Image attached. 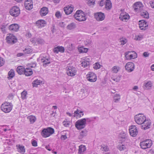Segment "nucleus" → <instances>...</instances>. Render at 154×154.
Wrapping results in <instances>:
<instances>
[{"label": "nucleus", "mask_w": 154, "mask_h": 154, "mask_svg": "<svg viewBox=\"0 0 154 154\" xmlns=\"http://www.w3.org/2000/svg\"><path fill=\"white\" fill-rule=\"evenodd\" d=\"M95 17L98 21L103 20L105 18L104 14L102 12H97L95 14Z\"/></svg>", "instance_id": "aec40b11"}, {"label": "nucleus", "mask_w": 154, "mask_h": 154, "mask_svg": "<svg viewBox=\"0 0 154 154\" xmlns=\"http://www.w3.org/2000/svg\"><path fill=\"white\" fill-rule=\"evenodd\" d=\"M129 18V16L128 14L125 13H122L120 16L119 18L121 20L124 21H126Z\"/></svg>", "instance_id": "b1692460"}, {"label": "nucleus", "mask_w": 154, "mask_h": 154, "mask_svg": "<svg viewBox=\"0 0 154 154\" xmlns=\"http://www.w3.org/2000/svg\"><path fill=\"white\" fill-rule=\"evenodd\" d=\"M45 148L47 149L49 151H51L52 149V148L51 147L50 145V144L46 146Z\"/></svg>", "instance_id": "69168bd1"}, {"label": "nucleus", "mask_w": 154, "mask_h": 154, "mask_svg": "<svg viewBox=\"0 0 154 154\" xmlns=\"http://www.w3.org/2000/svg\"><path fill=\"white\" fill-rule=\"evenodd\" d=\"M25 69L23 66H19L17 68V71L18 73L20 75L24 74Z\"/></svg>", "instance_id": "c85d7f7f"}, {"label": "nucleus", "mask_w": 154, "mask_h": 154, "mask_svg": "<svg viewBox=\"0 0 154 154\" xmlns=\"http://www.w3.org/2000/svg\"><path fill=\"white\" fill-rule=\"evenodd\" d=\"M32 145L34 146H37V141L35 140H33L32 141Z\"/></svg>", "instance_id": "680f3d73"}, {"label": "nucleus", "mask_w": 154, "mask_h": 154, "mask_svg": "<svg viewBox=\"0 0 154 154\" xmlns=\"http://www.w3.org/2000/svg\"><path fill=\"white\" fill-rule=\"evenodd\" d=\"M127 40L125 38H122L120 39V42L122 45H124L127 42Z\"/></svg>", "instance_id": "603ef678"}, {"label": "nucleus", "mask_w": 154, "mask_h": 154, "mask_svg": "<svg viewBox=\"0 0 154 154\" xmlns=\"http://www.w3.org/2000/svg\"><path fill=\"white\" fill-rule=\"evenodd\" d=\"M151 125V120L149 119L146 118V120L141 125V128L144 130H146L150 127Z\"/></svg>", "instance_id": "2eb2a0df"}, {"label": "nucleus", "mask_w": 154, "mask_h": 154, "mask_svg": "<svg viewBox=\"0 0 154 154\" xmlns=\"http://www.w3.org/2000/svg\"><path fill=\"white\" fill-rule=\"evenodd\" d=\"M76 25L75 24L72 23H70L67 26V29L71 30L74 29Z\"/></svg>", "instance_id": "79ce46f5"}, {"label": "nucleus", "mask_w": 154, "mask_h": 154, "mask_svg": "<svg viewBox=\"0 0 154 154\" xmlns=\"http://www.w3.org/2000/svg\"><path fill=\"white\" fill-rule=\"evenodd\" d=\"M101 65L98 63H96L93 65L94 68L96 69H100Z\"/></svg>", "instance_id": "09e8293b"}, {"label": "nucleus", "mask_w": 154, "mask_h": 154, "mask_svg": "<svg viewBox=\"0 0 154 154\" xmlns=\"http://www.w3.org/2000/svg\"><path fill=\"white\" fill-rule=\"evenodd\" d=\"M139 28L140 30H145L148 28V24L146 21L142 20L139 21Z\"/></svg>", "instance_id": "dca6fc26"}, {"label": "nucleus", "mask_w": 154, "mask_h": 154, "mask_svg": "<svg viewBox=\"0 0 154 154\" xmlns=\"http://www.w3.org/2000/svg\"><path fill=\"white\" fill-rule=\"evenodd\" d=\"M42 82L38 79H36L34 81L32 82V86L33 87H37L38 85H40L42 83Z\"/></svg>", "instance_id": "c9c22d12"}, {"label": "nucleus", "mask_w": 154, "mask_h": 154, "mask_svg": "<svg viewBox=\"0 0 154 154\" xmlns=\"http://www.w3.org/2000/svg\"><path fill=\"white\" fill-rule=\"evenodd\" d=\"M125 57L126 60L135 59L137 57V54L134 51H130L126 52L125 53Z\"/></svg>", "instance_id": "9b49d317"}, {"label": "nucleus", "mask_w": 154, "mask_h": 154, "mask_svg": "<svg viewBox=\"0 0 154 154\" xmlns=\"http://www.w3.org/2000/svg\"><path fill=\"white\" fill-rule=\"evenodd\" d=\"M54 132V128L51 127H48L43 129L41 132V135L44 138L50 137Z\"/></svg>", "instance_id": "f03ea898"}, {"label": "nucleus", "mask_w": 154, "mask_h": 154, "mask_svg": "<svg viewBox=\"0 0 154 154\" xmlns=\"http://www.w3.org/2000/svg\"><path fill=\"white\" fill-rule=\"evenodd\" d=\"M63 125L66 127H68L69 126V123L68 122L64 121L63 122Z\"/></svg>", "instance_id": "0e129e2a"}, {"label": "nucleus", "mask_w": 154, "mask_h": 154, "mask_svg": "<svg viewBox=\"0 0 154 154\" xmlns=\"http://www.w3.org/2000/svg\"><path fill=\"white\" fill-rule=\"evenodd\" d=\"M41 62L43 63V65H47L51 62V59L47 54H42L40 57Z\"/></svg>", "instance_id": "1a4fd4ad"}, {"label": "nucleus", "mask_w": 154, "mask_h": 154, "mask_svg": "<svg viewBox=\"0 0 154 154\" xmlns=\"http://www.w3.org/2000/svg\"><path fill=\"white\" fill-rule=\"evenodd\" d=\"M149 4L152 8L154 9V1H150Z\"/></svg>", "instance_id": "e2e57ef3"}, {"label": "nucleus", "mask_w": 154, "mask_h": 154, "mask_svg": "<svg viewBox=\"0 0 154 154\" xmlns=\"http://www.w3.org/2000/svg\"><path fill=\"white\" fill-rule=\"evenodd\" d=\"M134 39L137 41L141 40L143 38V35L140 33H135L133 35Z\"/></svg>", "instance_id": "bb28decb"}, {"label": "nucleus", "mask_w": 154, "mask_h": 154, "mask_svg": "<svg viewBox=\"0 0 154 154\" xmlns=\"http://www.w3.org/2000/svg\"><path fill=\"white\" fill-rule=\"evenodd\" d=\"M78 49L80 53H86L88 51V49L87 48H85L83 46L79 47Z\"/></svg>", "instance_id": "ea45409f"}, {"label": "nucleus", "mask_w": 154, "mask_h": 154, "mask_svg": "<svg viewBox=\"0 0 154 154\" xmlns=\"http://www.w3.org/2000/svg\"><path fill=\"white\" fill-rule=\"evenodd\" d=\"M36 26L39 28H42L46 25V22L44 20H39L35 22Z\"/></svg>", "instance_id": "412c9836"}, {"label": "nucleus", "mask_w": 154, "mask_h": 154, "mask_svg": "<svg viewBox=\"0 0 154 154\" xmlns=\"http://www.w3.org/2000/svg\"><path fill=\"white\" fill-rule=\"evenodd\" d=\"M74 17L75 20L79 21H83L86 19L85 14L81 10L77 11Z\"/></svg>", "instance_id": "7ed1b4c3"}, {"label": "nucleus", "mask_w": 154, "mask_h": 154, "mask_svg": "<svg viewBox=\"0 0 154 154\" xmlns=\"http://www.w3.org/2000/svg\"><path fill=\"white\" fill-rule=\"evenodd\" d=\"M143 5L142 2H138L135 3L133 5L134 11L137 12H140L143 10Z\"/></svg>", "instance_id": "f8f14e48"}, {"label": "nucleus", "mask_w": 154, "mask_h": 154, "mask_svg": "<svg viewBox=\"0 0 154 154\" xmlns=\"http://www.w3.org/2000/svg\"><path fill=\"white\" fill-rule=\"evenodd\" d=\"M24 5L27 10H31L33 8V2L32 0H25Z\"/></svg>", "instance_id": "4be33fe9"}, {"label": "nucleus", "mask_w": 154, "mask_h": 154, "mask_svg": "<svg viewBox=\"0 0 154 154\" xmlns=\"http://www.w3.org/2000/svg\"><path fill=\"white\" fill-rule=\"evenodd\" d=\"M81 91L83 92V93L84 94V95H82L84 97L88 96L89 92V91H88L86 88L82 89Z\"/></svg>", "instance_id": "37998d69"}, {"label": "nucleus", "mask_w": 154, "mask_h": 154, "mask_svg": "<svg viewBox=\"0 0 154 154\" xmlns=\"http://www.w3.org/2000/svg\"><path fill=\"white\" fill-rule=\"evenodd\" d=\"M9 14L13 17H17L20 14V9L19 7L16 6H13L10 10Z\"/></svg>", "instance_id": "0eeeda50"}, {"label": "nucleus", "mask_w": 154, "mask_h": 154, "mask_svg": "<svg viewBox=\"0 0 154 154\" xmlns=\"http://www.w3.org/2000/svg\"><path fill=\"white\" fill-rule=\"evenodd\" d=\"M146 117L143 114L139 113L134 116L135 122L138 125H141L146 120Z\"/></svg>", "instance_id": "423d86ee"}, {"label": "nucleus", "mask_w": 154, "mask_h": 154, "mask_svg": "<svg viewBox=\"0 0 154 154\" xmlns=\"http://www.w3.org/2000/svg\"><path fill=\"white\" fill-rule=\"evenodd\" d=\"M19 26L17 24H13L11 25L9 27V29L14 31H17L19 29Z\"/></svg>", "instance_id": "393cba45"}, {"label": "nucleus", "mask_w": 154, "mask_h": 154, "mask_svg": "<svg viewBox=\"0 0 154 154\" xmlns=\"http://www.w3.org/2000/svg\"><path fill=\"white\" fill-rule=\"evenodd\" d=\"M53 51L54 53L57 54L59 52L58 46L55 48L53 49Z\"/></svg>", "instance_id": "052dcab7"}, {"label": "nucleus", "mask_w": 154, "mask_h": 154, "mask_svg": "<svg viewBox=\"0 0 154 154\" xmlns=\"http://www.w3.org/2000/svg\"><path fill=\"white\" fill-rule=\"evenodd\" d=\"M118 139L120 141L127 143H129L130 141L126 131H122L120 132L119 135Z\"/></svg>", "instance_id": "39448f33"}, {"label": "nucleus", "mask_w": 154, "mask_h": 154, "mask_svg": "<svg viewBox=\"0 0 154 154\" xmlns=\"http://www.w3.org/2000/svg\"><path fill=\"white\" fill-rule=\"evenodd\" d=\"M66 74L69 76H73L75 75L77 70L76 69L72 66H68L66 67Z\"/></svg>", "instance_id": "9d476101"}, {"label": "nucleus", "mask_w": 154, "mask_h": 154, "mask_svg": "<svg viewBox=\"0 0 154 154\" xmlns=\"http://www.w3.org/2000/svg\"><path fill=\"white\" fill-rule=\"evenodd\" d=\"M125 68L128 72H131L134 69V64L132 62L127 63L125 66Z\"/></svg>", "instance_id": "6ab92c4d"}, {"label": "nucleus", "mask_w": 154, "mask_h": 154, "mask_svg": "<svg viewBox=\"0 0 154 154\" xmlns=\"http://www.w3.org/2000/svg\"><path fill=\"white\" fill-rule=\"evenodd\" d=\"M84 115L83 112L77 109L74 112V115L77 118H80Z\"/></svg>", "instance_id": "c756f323"}, {"label": "nucleus", "mask_w": 154, "mask_h": 154, "mask_svg": "<svg viewBox=\"0 0 154 154\" xmlns=\"http://www.w3.org/2000/svg\"><path fill=\"white\" fill-rule=\"evenodd\" d=\"M32 49L29 48H25L23 50V51L26 54H30L32 52Z\"/></svg>", "instance_id": "a18cd8bd"}, {"label": "nucleus", "mask_w": 154, "mask_h": 154, "mask_svg": "<svg viewBox=\"0 0 154 154\" xmlns=\"http://www.w3.org/2000/svg\"><path fill=\"white\" fill-rule=\"evenodd\" d=\"M105 2L104 0H101L99 3L100 5L101 6H103L104 5Z\"/></svg>", "instance_id": "774afa93"}, {"label": "nucleus", "mask_w": 154, "mask_h": 154, "mask_svg": "<svg viewBox=\"0 0 154 154\" xmlns=\"http://www.w3.org/2000/svg\"><path fill=\"white\" fill-rule=\"evenodd\" d=\"M44 42V40L41 38H38L37 39V45L38 44H42Z\"/></svg>", "instance_id": "6e6d98bb"}, {"label": "nucleus", "mask_w": 154, "mask_h": 154, "mask_svg": "<svg viewBox=\"0 0 154 154\" xmlns=\"http://www.w3.org/2000/svg\"><path fill=\"white\" fill-rule=\"evenodd\" d=\"M37 39L35 37H34L32 38L30 41L33 45H37Z\"/></svg>", "instance_id": "3c124183"}, {"label": "nucleus", "mask_w": 154, "mask_h": 154, "mask_svg": "<svg viewBox=\"0 0 154 154\" xmlns=\"http://www.w3.org/2000/svg\"><path fill=\"white\" fill-rule=\"evenodd\" d=\"M118 149L120 151L127 150L128 146L124 144H121L118 145L117 146Z\"/></svg>", "instance_id": "473e14b6"}, {"label": "nucleus", "mask_w": 154, "mask_h": 154, "mask_svg": "<svg viewBox=\"0 0 154 154\" xmlns=\"http://www.w3.org/2000/svg\"><path fill=\"white\" fill-rule=\"evenodd\" d=\"M33 73L32 70L31 68H26L25 69L24 74L26 76H29Z\"/></svg>", "instance_id": "7c9ffc66"}, {"label": "nucleus", "mask_w": 154, "mask_h": 154, "mask_svg": "<svg viewBox=\"0 0 154 154\" xmlns=\"http://www.w3.org/2000/svg\"><path fill=\"white\" fill-rule=\"evenodd\" d=\"M101 149L103 151L106 152L108 151L109 150V148L107 145L103 144L101 145Z\"/></svg>", "instance_id": "c03bdc74"}, {"label": "nucleus", "mask_w": 154, "mask_h": 154, "mask_svg": "<svg viewBox=\"0 0 154 154\" xmlns=\"http://www.w3.org/2000/svg\"><path fill=\"white\" fill-rule=\"evenodd\" d=\"M87 130H85L82 131L80 133V136L83 137L86 136L87 134Z\"/></svg>", "instance_id": "8fccbe9b"}, {"label": "nucleus", "mask_w": 154, "mask_h": 154, "mask_svg": "<svg viewBox=\"0 0 154 154\" xmlns=\"http://www.w3.org/2000/svg\"><path fill=\"white\" fill-rule=\"evenodd\" d=\"M113 101L115 103L118 102L120 99V96L119 94H115L113 96Z\"/></svg>", "instance_id": "a19ab883"}, {"label": "nucleus", "mask_w": 154, "mask_h": 154, "mask_svg": "<svg viewBox=\"0 0 154 154\" xmlns=\"http://www.w3.org/2000/svg\"><path fill=\"white\" fill-rule=\"evenodd\" d=\"M65 25V23L63 22L60 23L59 24V26L62 28L64 27Z\"/></svg>", "instance_id": "338daca9"}, {"label": "nucleus", "mask_w": 154, "mask_h": 154, "mask_svg": "<svg viewBox=\"0 0 154 154\" xmlns=\"http://www.w3.org/2000/svg\"><path fill=\"white\" fill-rule=\"evenodd\" d=\"M105 8L107 10H110L112 8V3L110 0H106L105 2Z\"/></svg>", "instance_id": "72a5a7b5"}, {"label": "nucleus", "mask_w": 154, "mask_h": 154, "mask_svg": "<svg viewBox=\"0 0 154 154\" xmlns=\"http://www.w3.org/2000/svg\"><path fill=\"white\" fill-rule=\"evenodd\" d=\"M91 121V119L88 118L78 120L75 123V127L78 130L82 129L85 127L87 122H90Z\"/></svg>", "instance_id": "f257e3e1"}, {"label": "nucleus", "mask_w": 154, "mask_h": 154, "mask_svg": "<svg viewBox=\"0 0 154 154\" xmlns=\"http://www.w3.org/2000/svg\"><path fill=\"white\" fill-rule=\"evenodd\" d=\"M120 69V67L117 66H113L111 69V72L115 73H117Z\"/></svg>", "instance_id": "e433bc0d"}, {"label": "nucleus", "mask_w": 154, "mask_h": 154, "mask_svg": "<svg viewBox=\"0 0 154 154\" xmlns=\"http://www.w3.org/2000/svg\"><path fill=\"white\" fill-rule=\"evenodd\" d=\"M152 144V141L150 139L146 140L140 143V146L141 148L143 149L149 148L151 146Z\"/></svg>", "instance_id": "6e6552de"}, {"label": "nucleus", "mask_w": 154, "mask_h": 154, "mask_svg": "<svg viewBox=\"0 0 154 154\" xmlns=\"http://www.w3.org/2000/svg\"><path fill=\"white\" fill-rule=\"evenodd\" d=\"M48 13V8L46 7H43L41 9L40 14L42 17H43L45 16Z\"/></svg>", "instance_id": "a878e982"}, {"label": "nucleus", "mask_w": 154, "mask_h": 154, "mask_svg": "<svg viewBox=\"0 0 154 154\" xmlns=\"http://www.w3.org/2000/svg\"><path fill=\"white\" fill-rule=\"evenodd\" d=\"M6 39L7 43L11 44L15 43L17 41L16 37L12 34H9L7 36Z\"/></svg>", "instance_id": "4468645a"}, {"label": "nucleus", "mask_w": 154, "mask_h": 154, "mask_svg": "<svg viewBox=\"0 0 154 154\" xmlns=\"http://www.w3.org/2000/svg\"><path fill=\"white\" fill-rule=\"evenodd\" d=\"M74 6L72 5H69L64 8V11L66 14L68 15L71 14L74 10Z\"/></svg>", "instance_id": "a211bd4d"}, {"label": "nucleus", "mask_w": 154, "mask_h": 154, "mask_svg": "<svg viewBox=\"0 0 154 154\" xmlns=\"http://www.w3.org/2000/svg\"><path fill=\"white\" fill-rule=\"evenodd\" d=\"M140 12V13L141 16L143 17L146 19L149 18V14L146 11L142 10Z\"/></svg>", "instance_id": "2f4dec72"}, {"label": "nucleus", "mask_w": 154, "mask_h": 154, "mask_svg": "<svg viewBox=\"0 0 154 154\" xmlns=\"http://www.w3.org/2000/svg\"><path fill=\"white\" fill-rule=\"evenodd\" d=\"M55 15L58 18H60L61 17V14L60 11H57L55 13Z\"/></svg>", "instance_id": "bf43d9fd"}, {"label": "nucleus", "mask_w": 154, "mask_h": 154, "mask_svg": "<svg viewBox=\"0 0 154 154\" xmlns=\"http://www.w3.org/2000/svg\"><path fill=\"white\" fill-rule=\"evenodd\" d=\"M27 119L29 120L31 123H33L36 120L35 117L32 115H30L27 117Z\"/></svg>", "instance_id": "4c0bfd02"}, {"label": "nucleus", "mask_w": 154, "mask_h": 154, "mask_svg": "<svg viewBox=\"0 0 154 154\" xmlns=\"http://www.w3.org/2000/svg\"><path fill=\"white\" fill-rule=\"evenodd\" d=\"M88 4L89 5L92 6L95 4V1L94 0H89Z\"/></svg>", "instance_id": "5fc2aeb1"}, {"label": "nucleus", "mask_w": 154, "mask_h": 154, "mask_svg": "<svg viewBox=\"0 0 154 154\" xmlns=\"http://www.w3.org/2000/svg\"><path fill=\"white\" fill-rule=\"evenodd\" d=\"M58 48L59 52H60L61 53H63L64 52L65 49L63 47L58 46Z\"/></svg>", "instance_id": "13d9d810"}, {"label": "nucleus", "mask_w": 154, "mask_h": 154, "mask_svg": "<svg viewBox=\"0 0 154 154\" xmlns=\"http://www.w3.org/2000/svg\"><path fill=\"white\" fill-rule=\"evenodd\" d=\"M8 78L10 79L13 78L15 75V72L14 70L11 69L8 73Z\"/></svg>", "instance_id": "58836bf2"}, {"label": "nucleus", "mask_w": 154, "mask_h": 154, "mask_svg": "<svg viewBox=\"0 0 154 154\" xmlns=\"http://www.w3.org/2000/svg\"><path fill=\"white\" fill-rule=\"evenodd\" d=\"M13 108L11 103L8 102H5L3 103L1 106L2 110L5 113L9 112Z\"/></svg>", "instance_id": "20e7f679"}, {"label": "nucleus", "mask_w": 154, "mask_h": 154, "mask_svg": "<svg viewBox=\"0 0 154 154\" xmlns=\"http://www.w3.org/2000/svg\"><path fill=\"white\" fill-rule=\"evenodd\" d=\"M89 64L90 63L87 62H86L84 60V61H83L81 63L82 66H84V67H86L88 65H89Z\"/></svg>", "instance_id": "864d4df0"}, {"label": "nucleus", "mask_w": 154, "mask_h": 154, "mask_svg": "<svg viewBox=\"0 0 154 154\" xmlns=\"http://www.w3.org/2000/svg\"><path fill=\"white\" fill-rule=\"evenodd\" d=\"M87 76L88 80L90 82H94L97 80V76L94 72H89Z\"/></svg>", "instance_id": "f3484780"}, {"label": "nucleus", "mask_w": 154, "mask_h": 154, "mask_svg": "<svg viewBox=\"0 0 154 154\" xmlns=\"http://www.w3.org/2000/svg\"><path fill=\"white\" fill-rule=\"evenodd\" d=\"M129 131L130 135L133 137H135L138 132L137 127L134 125H131L129 127Z\"/></svg>", "instance_id": "ddd939ff"}, {"label": "nucleus", "mask_w": 154, "mask_h": 154, "mask_svg": "<svg viewBox=\"0 0 154 154\" xmlns=\"http://www.w3.org/2000/svg\"><path fill=\"white\" fill-rule=\"evenodd\" d=\"M18 152L22 154H23L25 152L24 146L20 144L16 146Z\"/></svg>", "instance_id": "cd10ccee"}, {"label": "nucleus", "mask_w": 154, "mask_h": 154, "mask_svg": "<svg viewBox=\"0 0 154 154\" xmlns=\"http://www.w3.org/2000/svg\"><path fill=\"white\" fill-rule=\"evenodd\" d=\"M112 79L116 82H119L120 79V77L119 75H116L115 77H112Z\"/></svg>", "instance_id": "49530a36"}, {"label": "nucleus", "mask_w": 154, "mask_h": 154, "mask_svg": "<svg viewBox=\"0 0 154 154\" xmlns=\"http://www.w3.org/2000/svg\"><path fill=\"white\" fill-rule=\"evenodd\" d=\"M27 94V91H24L21 93V98L23 99H25L26 98V95Z\"/></svg>", "instance_id": "de8ad7c7"}, {"label": "nucleus", "mask_w": 154, "mask_h": 154, "mask_svg": "<svg viewBox=\"0 0 154 154\" xmlns=\"http://www.w3.org/2000/svg\"><path fill=\"white\" fill-rule=\"evenodd\" d=\"M153 87L152 82L150 81H145L143 84V88L147 90H150Z\"/></svg>", "instance_id": "5701e85b"}, {"label": "nucleus", "mask_w": 154, "mask_h": 154, "mask_svg": "<svg viewBox=\"0 0 154 154\" xmlns=\"http://www.w3.org/2000/svg\"><path fill=\"white\" fill-rule=\"evenodd\" d=\"M86 150V148L85 146L81 145L79 146L78 153L79 154H83Z\"/></svg>", "instance_id": "f704fd0d"}, {"label": "nucleus", "mask_w": 154, "mask_h": 154, "mask_svg": "<svg viewBox=\"0 0 154 154\" xmlns=\"http://www.w3.org/2000/svg\"><path fill=\"white\" fill-rule=\"evenodd\" d=\"M5 63V61L4 59L0 57V66L3 65Z\"/></svg>", "instance_id": "4d7b16f0"}]
</instances>
